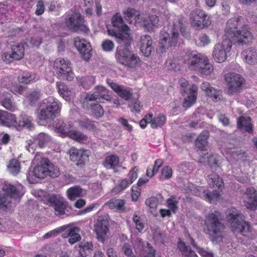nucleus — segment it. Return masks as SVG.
Listing matches in <instances>:
<instances>
[{
	"mask_svg": "<svg viewBox=\"0 0 257 257\" xmlns=\"http://www.w3.org/2000/svg\"><path fill=\"white\" fill-rule=\"evenodd\" d=\"M32 163L35 167L27 174V179L30 183H36L37 179H43L47 176L56 177L59 175V169L40 154L35 155Z\"/></svg>",
	"mask_w": 257,
	"mask_h": 257,
	"instance_id": "1",
	"label": "nucleus"
},
{
	"mask_svg": "<svg viewBox=\"0 0 257 257\" xmlns=\"http://www.w3.org/2000/svg\"><path fill=\"white\" fill-rule=\"evenodd\" d=\"M221 213L214 210L207 213L203 220V231L214 243L220 242L223 236L224 225L222 222Z\"/></svg>",
	"mask_w": 257,
	"mask_h": 257,
	"instance_id": "2",
	"label": "nucleus"
},
{
	"mask_svg": "<svg viewBox=\"0 0 257 257\" xmlns=\"http://www.w3.org/2000/svg\"><path fill=\"white\" fill-rule=\"evenodd\" d=\"M242 20L241 17L229 19L226 23L225 34L223 37L230 39L234 44L243 45L250 42L252 36L247 26H243L240 31L237 30L238 26L241 24Z\"/></svg>",
	"mask_w": 257,
	"mask_h": 257,
	"instance_id": "3",
	"label": "nucleus"
},
{
	"mask_svg": "<svg viewBox=\"0 0 257 257\" xmlns=\"http://www.w3.org/2000/svg\"><path fill=\"white\" fill-rule=\"evenodd\" d=\"M175 22H172V26L169 31L163 29L160 32L159 40V50L163 53L169 48L174 47L176 45L178 38L179 37L178 31L180 30L183 34V23L184 19L183 18H179L175 17L174 18Z\"/></svg>",
	"mask_w": 257,
	"mask_h": 257,
	"instance_id": "4",
	"label": "nucleus"
},
{
	"mask_svg": "<svg viewBox=\"0 0 257 257\" xmlns=\"http://www.w3.org/2000/svg\"><path fill=\"white\" fill-rule=\"evenodd\" d=\"M226 219L231 230L236 234L248 236L251 232V227L248 222L245 220V217L240 211L232 207L226 211Z\"/></svg>",
	"mask_w": 257,
	"mask_h": 257,
	"instance_id": "5",
	"label": "nucleus"
},
{
	"mask_svg": "<svg viewBox=\"0 0 257 257\" xmlns=\"http://www.w3.org/2000/svg\"><path fill=\"white\" fill-rule=\"evenodd\" d=\"M60 111V107L57 100L49 97L41 104L37 111V116L41 121L50 122L57 117Z\"/></svg>",
	"mask_w": 257,
	"mask_h": 257,
	"instance_id": "6",
	"label": "nucleus"
},
{
	"mask_svg": "<svg viewBox=\"0 0 257 257\" xmlns=\"http://www.w3.org/2000/svg\"><path fill=\"white\" fill-rule=\"evenodd\" d=\"M65 24L68 29L74 32L81 31L87 33L89 31L84 17L78 13L73 12L68 15Z\"/></svg>",
	"mask_w": 257,
	"mask_h": 257,
	"instance_id": "7",
	"label": "nucleus"
},
{
	"mask_svg": "<svg viewBox=\"0 0 257 257\" xmlns=\"http://www.w3.org/2000/svg\"><path fill=\"white\" fill-rule=\"evenodd\" d=\"M233 42L226 37H223L221 43L216 44L213 48L212 56L214 60L218 63L224 62L230 52Z\"/></svg>",
	"mask_w": 257,
	"mask_h": 257,
	"instance_id": "8",
	"label": "nucleus"
},
{
	"mask_svg": "<svg viewBox=\"0 0 257 257\" xmlns=\"http://www.w3.org/2000/svg\"><path fill=\"white\" fill-rule=\"evenodd\" d=\"M111 22L114 27L118 29V31L117 32L114 30H108V34L109 35L115 37L121 41L128 40L130 38L128 27L123 24L122 18L120 15L118 14L114 15L112 18Z\"/></svg>",
	"mask_w": 257,
	"mask_h": 257,
	"instance_id": "9",
	"label": "nucleus"
},
{
	"mask_svg": "<svg viewBox=\"0 0 257 257\" xmlns=\"http://www.w3.org/2000/svg\"><path fill=\"white\" fill-rule=\"evenodd\" d=\"M2 193L0 191V208L8 207L11 203L12 199H20L23 195L12 184H5L3 187Z\"/></svg>",
	"mask_w": 257,
	"mask_h": 257,
	"instance_id": "10",
	"label": "nucleus"
},
{
	"mask_svg": "<svg viewBox=\"0 0 257 257\" xmlns=\"http://www.w3.org/2000/svg\"><path fill=\"white\" fill-rule=\"evenodd\" d=\"M224 79L228 86L227 93L228 95H232L240 92L244 83V80L240 75L229 73L225 75Z\"/></svg>",
	"mask_w": 257,
	"mask_h": 257,
	"instance_id": "11",
	"label": "nucleus"
},
{
	"mask_svg": "<svg viewBox=\"0 0 257 257\" xmlns=\"http://www.w3.org/2000/svg\"><path fill=\"white\" fill-rule=\"evenodd\" d=\"M48 201L54 208L56 216H68L70 214L71 207L64 198L51 195L48 197Z\"/></svg>",
	"mask_w": 257,
	"mask_h": 257,
	"instance_id": "12",
	"label": "nucleus"
},
{
	"mask_svg": "<svg viewBox=\"0 0 257 257\" xmlns=\"http://www.w3.org/2000/svg\"><path fill=\"white\" fill-rule=\"evenodd\" d=\"M191 26L197 29H203L210 25L209 17L202 10L195 9L190 14Z\"/></svg>",
	"mask_w": 257,
	"mask_h": 257,
	"instance_id": "13",
	"label": "nucleus"
},
{
	"mask_svg": "<svg viewBox=\"0 0 257 257\" xmlns=\"http://www.w3.org/2000/svg\"><path fill=\"white\" fill-rule=\"evenodd\" d=\"M54 68L57 74L68 81H72L74 74L72 71L70 62L69 60L62 58H58L54 62Z\"/></svg>",
	"mask_w": 257,
	"mask_h": 257,
	"instance_id": "14",
	"label": "nucleus"
},
{
	"mask_svg": "<svg viewBox=\"0 0 257 257\" xmlns=\"http://www.w3.org/2000/svg\"><path fill=\"white\" fill-rule=\"evenodd\" d=\"M206 56L196 51H191L186 53L184 57V62L189 68L196 70L200 65L201 61H205Z\"/></svg>",
	"mask_w": 257,
	"mask_h": 257,
	"instance_id": "15",
	"label": "nucleus"
},
{
	"mask_svg": "<svg viewBox=\"0 0 257 257\" xmlns=\"http://www.w3.org/2000/svg\"><path fill=\"white\" fill-rule=\"evenodd\" d=\"M74 45L81 58L85 61H88L91 56L92 51L90 43L84 39L77 37L74 40Z\"/></svg>",
	"mask_w": 257,
	"mask_h": 257,
	"instance_id": "16",
	"label": "nucleus"
},
{
	"mask_svg": "<svg viewBox=\"0 0 257 257\" xmlns=\"http://www.w3.org/2000/svg\"><path fill=\"white\" fill-rule=\"evenodd\" d=\"M118 42L120 45L117 47L115 57L120 63L123 64L124 61L132 54V52L128 48L130 43L129 39L128 40H123L122 41L118 39Z\"/></svg>",
	"mask_w": 257,
	"mask_h": 257,
	"instance_id": "17",
	"label": "nucleus"
},
{
	"mask_svg": "<svg viewBox=\"0 0 257 257\" xmlns=\"http://www.w3.org/2000/svg\"><path fill=\"white\" fill-rule=\"evenodd\" d=\"M135 249L140 252L141 257H156V251L149 242L138 238L135 244Z\"/></svg>",
	"mask_w": 257,
	"mask_h": 257,
	"instance_id": "18",
	"label": "nucleus"
},
{
	"mask_svg": "<svg viewBox=\"0 0 257 257\" xmlns=\"http://www.w3.org/2000/svg\"><path fill=\"white\" fill-rule=\"evenodd\" d=\"M85 100L92 101L97 100H104L110 101L111 96L108 94L107 89L102 86L95 87L93 93H89L85 96Z\"/></svg>",
	"mask_w": 257,
	"mask_h": 257,
	"instance_id": "19",
	"label": "nucleus"
},
{
	"mask_svg": "<svg viewBox=\"0 0 257 257\" xmlns=\"http://www.w3.org/2000/svg\"><path fill=\"white\" fill-rule=\"evenodd\" d=\"M245 204L247 209L254 210L257 208V191L252 187L246 189Z\"/></svg>",
	"mask_w": 257,
	"mask_h": 257,
	"instance_id": "20",
	"label": "nucleus"
},
{
	"mask_svg": "<svg viewBox=\"0 0 257 257\" xmlns=\"http://www.w3.org/2000/svg\"><path fill=\"white\" fill-rule=\"evenodd\" d=\"M107 82L109 86L122 98L128 100L132 98V93L130 88L120 85L110 79L107 80Z\"/></svg>",
	"mask_w": 257,
	"mask_h": 257,
	"instance_id": "21",
	"label": "nucleus"
},
{
	"mask_svg": "<svg viewBox=\"0 0 257 257\" xmlns=\"http://www.w3.org/2000/svg\"><path fill=\"white\" fill-rule=\"evenodd\" d=\"M70 160L73 162H80L82 164L86 161L90 154V152L87 150H78L74 147L69 150Z\"/></svg>",
	"mask_w": 257,
	"mask_h": 257,
	"instance_id": "22",
	"label": "nucleus"
},
{
	"mask_svg": "<svg viewBox=\"0 0 257 257\" xmlns=\"http://www.w3.org/2000/svg\"><path fill=\"white\" fill-rule=\"evenodd\" d=\"M94 228L98 239L103 240L108 231L107 220L103 217H99Z\"/></svg>",
	"mask_w": 257,
	"mask_h": 257,
	"instance_id": "23",
	"label": "nucleus"
},
{
	"mask_svg": "<svg viewBox=\"0 0 257 257\" xmlns=\"http://www.w3.org/2000/svg\"><path fill=\"white\" fill-rule=\"evenodd\" d=\"M152 39L150 36L143 35L140 38V50L143 55L148 57L151 54L153 50Z\"/></svg>",
	"mask_w": 257,
	"mask_h": 257,
	"instance_id": "24",
	"label": "nucleus"
},
{
	"mask_svg": "<svg viewBox=\"0 0 257 257\" xmlns=\"http://www.w3.org/2000/svg\"><path fill=\"white\" fill-rule=\"evenodd\" d=\"M188 96L185 98L183 102V106L184 107H189L192 106L196 101V97L198 93V87L195 85L193 84L191 87L187 89Z\"/></svg>",
	"mask_w": 257,
	"mask_h": 257,
	"instance_id": "25",
	"label": "nucleus"
},
{
	"mask_svg": "<svg viewBox=\"0 0 257 257\" xmlns=\"http://www.w3.org/2000/svg\"><path fill=\"white\" fill-rule=\"evenodd\" d=\"M56 88L59 94L65 100H70L74 96V93L64 83L57 82Z\"/></svg>",
	"mask_w": 257,
	"mask_h": 257,
	"instance_id": "26",
	"label": "nucleus"
},
{
	"mask_svg": "<svg viewBox=\"0 0 257 257\" xmlns=\"http://www.w3.org/2000/svg\"><path fill=\"white\" fill-rule=\"evenodd\" d=\"M244 62L250 64L254 65L257 63V51L253 48H248L244 50L241 53Z\"/></svg>",
	"mask_w": 257,
	"mask_h": 257,
	"instance_id": "27",
	"label": "nucleus"
},
{
	"mask_svg": "<svg viewBox=\"0 0 257 257\" xmlns=\"http://www.w3.org/2000/svg\"><path fill=\"white\" fill-rule=\"evenodd\" d=\"M201 89L206 92L208 96L210 97L214 101H217L220 99V91L210 86L209 83L203 82L201 85Z\"/></svg>",
	"mask_w": 257,
	"mask_h": 257,
	"instance_id": "28",
	"label": "nucleus"
},
{
	"mask_svg": "<svg viewBox=\"0 0 257 257\" xmlns=\"http://www.w3.org/2000/svg\"><path fill=\"white\" fill-rule=\"evenodd\" d=\"M56 131L61 134L63 136H67L70 133L72 127V124L70 122L64 121L63 120L59 119L55 124Z\"/></svg>",
	"mask_w": 257,
	"mask_h": 257,
	"instance_id": "29",
	"label": "nucleus"
},
{
	"mask_svg": "<svg viewBox=\"0 0 257 257\" xmlns=\"http://www.w3.org/2000/svg\"><path fill=\"white\" fill-rule=\"evenodd\" d=\"M237 127L240 130H244L245 132L251 133L253 131L251 119L247 116H241L237 120Z\"/></svg>",
	"mask_w": 257,
	"mask_h": 257,
	"instance_id": "30",
	"label": "nucleus"
},
{
	"mask_svg": "<svg viewBox=\"0 0 257 257\" xmlns=\"http://www.w3.org/2000/svg\"><path fill=\"white\" fill-rule=\"evenodd\" d=\"M206 60L201 61L199 66L196 71H198L202 75L207 76L210 75L213 70V65L209 62V59L206 56Z\"/></svg>",
	"mask_w": 257,
	"mask_h": 257,
	"instance_id": "31",
	"label": "nucleus"
},
{
	"mask_svg": "<svg viewBox=\"0 0 257 257\" xmlns=\"http://www.w3.org/2000/svg\"><path fill=\"white\" fill-rule=\"evenodd\" d=\"M209 133L208 131H203L196 140L195 145L197 148L200 150L205 149L208 144V139Z\"/></svg>",
	"mask_w": 257,
	"mask_h": 257,
	"instance_id": "32",
	"label": "nucleus"
},
{
	"mask_svg": "<svg viewBox=\"0 0 257 257\" xmlns=\"http://www.w3.org/2000/svg\"><path fill=\"white\" fill-rule=\"evenodd\" d=\"M159 16L157 15H151L148 18H144L143 22L144 27L149 31L152 30L153 27L159 25Z\"/></svg>",
	"mask_w": 257,
	"mask_h": 257,
	"instance_id": "33",
	"label": "nucleus"
},
{
	"mask_svg": "<svg viewBox=\"0 0 257 257\" xmlns=\"http://www.w3.org/2000/svg\"><path fill=\"white\" fill-rule=\"evenodd\" d=\"M125 20L130 24H136L139 19L140 13L134 9L128 8L124 11Z\"/></svg>",
	"mask_w": 257,
	"mask_h": 257,
	"instance_id": "34",
	"label": "nucleus"
},
{
	"mask_svg": "<svg viewBox=\"0 0 257 257\" xmlns=\"http://www.w3.org/2000/svg\"><path fill=\"white\" fill-rule=\"evenodd\" d=\"M4 116H5L4 117V121L2 126L9 127H18V122L16 120L15 115L6 111Z\"/></svg>",
	"mask_w": 257,
	"mask_h": 257,
	"instance_id": "35",
	"label": "nucleus"
},
{
	"mask_svg": "<svg viewBox=\"0 0 257 257\" xmlns=\"http://www.w3.org/2000/svg\"><path fill=\"white\" fill-rule=\"evenodd\" d=\"M207 180L208 184L212 187H217L218 189L223 186V182L221 178L218 175L212 174L208 176Z\"/></svg>",
	"mask_w": 257,
	"mask_h": 257,
	"instance_id": "36",
	"label": "nucleus"
},
{
	"mask_svg": "<svg viewBox=\"0 0 257 257\" xmlns=\"http://www.w3.org/2000/svg\"><path fill=\"white\" fill-rule=\"evenodd\" d=\"M103 165L108 169H113L119 166V158L115 155L108 156L105 158Z\"/></svg>",
	"mask_w": 257,
	"mask_h": 257,
	"instance_id": "37",
	"label": "nucleus"
},
{
	"mask_svg": "<svg viewBox=\"0 0 257 257\" xmlns=\"http://www.w3.org/2000/svg\"><path fill=\"white\" fill-rule=\"evenodd\" d=\"M12 53L15 60H20L24 57V48L23 44L16 43L12 46Z\"/></svg>",
	"mask_w": 257,
	"mask_h": 257,
	"instance_id": "38",
	"label": "nucleus"
},
{
	"mask_svg": "<svg viewBox=\"0 0 257 257\" xmlns=\"http://www.w3.org/2000/svg\"><path fill=\"white\" fill-rule=\"evenodd\" d=\"M35 141L40 148L45 147L51 141L50 137L47 134L41 133L35 137Z\"/></svg>",
	"mask_w": 257,
	"mask_h": 257,
	"instance_id": "39",
	"label": "nucleus"
},
{
	"mask_svg": "<svg viewBox=\"0 0 257 257\" xmlns=\"http://www.w3.org/2000/svg\"><path fill=\"white\" fill-rule=\"evenodd\" d=\"M107 205L110 209H116L119 211L124 210L125 201L123 200L112 199L107 203Z\"/></svg>",
	"mask_w": 257,
	"mask_h": 257,
	"instance_id": "40",
	"label": "nucleus"
},
{
	"mask_svg": "<svg viewBox=\"0 0 257 257\" xmlns=\"http://www.w3.org/2000/svg\"><path fill=\"white\" fill-rule=\"evenodd\" d=\"M219 195L220 193L218 191L214 190L212 192H210L206 190L203 191L201 195V197L204 200L209 202H212L216 200Z\"/></svg>",
	"mask_w": 257,
	"mask_h": 257,
	"instance_id": "41",
	"label": "nucleus"
},
{
	"mask_svg": "<svg viewBox=\"0 0 257 257\" xmlns=\"http://www.w3.org/2000/svg\"><path fill=\"white\" fill-rule=\"evenodd\" d=\"M7 168L10 173L13 175H16L19 173L21 169L20 162L16 159H12L9 162Z\"/></svg>",
	"mask_w": 257,
	"mask_h": 257,
	"instance_id": "42",
	"label": "nucleus"
},
{
	"mask_svg": "<svg viewBox=\"0 0 257 257\" xmlns=\"http://www.w3.org/2000/svg\"><path fill=\"white\" fill-rule=\"evenodd\" d=\"M2 105L7 109L14 111L16 109L15 102L12 99V96L10 94H6L1 102Z\"/></svg>",
	"mask_w": 257,
	"mask_h": 257,
	"instance_id": "43",
	"label": "nucleus"
},
{
	"mask_svg": "<svg viewBox=\"0 0 257 257\" xmlns=\"http://www.w3.org/2000/svg\"><path fill=\"white\" fill-rule=\"evenodd\" d=\"M140 64L141 60L139 57L132 53L124 61L123 65L130 68H136L140 66Z\"/></svg>",
	"mask_w": 257,
	"mask_h": 257,
	"instance_id": "44",
	"label": "nucleus"
},
{
	"mask_svg": "<svg viewBox=\"0 0 257 257\" xmlns=\"http://www.w3.org/2000/svg\"><path fill=\"white\" fill-rule=\"evenodd\" d=\"M166 122L165 116L162 114H159L157 117H153L151 123V127L153 128H157L163 126Z\"/></svg>",
	"mask_w": 257,
	"mask_h": 257,
	"instance_id": "45",
	"label": "nucleus"
},
{
	"mask_svg": "<svg viewBox=\"0 0 257 257\" xmlns=\"http://www.w3.org/2000/svg\"><path fill=\"white\" fill-rule=\"evenodd\" d=\"M67 193L68 198L71 200H73L81 196L82 189L78 186H74L68 189Z\"/></svg>",
	"mask_w": 257,
	"mask_h": 257,
	"instance_id": "46",
	"label": "nucleus"
},
{
	"mask_svg": "<svg viewBox=\"0 0 257 257\" xmlns=\"http://www.w3.org/2000/svg\"><path fill=\"white\" fill-rule=\"evenodd\" d=\"M177 58H169L166 60L165 65L169 70L176 71L179 69V62Z\"/></svg>",
	"mask_w": 257,
	"mask_h": 257,
	"instance_id": "47",
	"label": "nucleus"
},
{
	"mask_svg": "<svg viewBox=\"0 0 257 257\" xmlns=\"http://www.w3.org/2000/svg\"><path fill=\"white\" fill-rule=\"evenodd\" d=\"M158 200L155 197L147 199L146 201V205L149 207L150 212L154 215H157L156 209L158 205Z\"/></svg>",
	"mask_w": 257,
	"mask_h": 257,
	"instance_id": "48",
	"label": "nucleus"
},
{
	"mask_svg": "<svg viewBox=\"0 0 257 257\" xmlns=\"http://www.w3.org/2000/svg\"><path fill=\"white\" fill-rule=\"evenodd\" d=\"M90 109L93 114L97 118L101 117L104 114L103 109L99 104H91Z\"/></svg>",
	"mask_w": 257,
	"mask_h": 257,
	"instance_id": "49",
	"label": "nucleus"
},
{
	"mask_svg": "<svg viewBox=\"0 0 257 257\" xmlns=\"http://www.w3.org/2000/svg\"><path fill=\"white\" fill-rule=\"evenodd\" d=\"M179 199V197L175 196H172L167 200L168 206L174 213H176L178 209L177 205Z\"/></svg>",
	"mask_w": 257,
	"mask_h": 257,
	"instance_id": "50",
	"label": "nucleus"
},
{
	"mask_svg": "<svg viewBox=\"0 0 257 257\" xmlns=\"http://www.w3.org/2000/svg\"><path fill=\"white\" fill-rule=\"evenodd\" d=\"M68 235L70 236L68 239V242L71 244H73L81 239L80 235L76 232L75 228L69 229L68 230Z\"/></svg>",
	"mask_w": 257,
	"mask_h": 257,
	"instance_id": "51",
	"label": "nucleus"
},
{
	"mask_svg": "<svg viewBox=\"0 0 257 257\" xmlns=\"http://www.w3.org/2000/svg\"><path fill=\"white\" fill-rule=\"evenodd\" d=\"M166 238V234L160 229H157L153 234V239L158 243H163Z\"/></svg>",
	"mask_w": 257,
	"mask_h": 257,
	"instance_id": "52",
	"label": "nucleus"
},
{
	"mask_svg": "<svg viewBox=\"0 0 257 257\" xmlns=\"http://www.w3.org/2000/svg\"><path fill=\"white\" fill-rule=\"evenodd\" d=\"M131 183L127 179H124L119 181V184L113 189V192L118 193L125 189Z\"/></svg>",
	"mask_w": 257,
	"mask_h": 257,
	"instance_id": "53",
	"label": "nucleus"
},
{
	"mask_svg": "<svg viewBox=\"0 0 257 257\" xmlns=\"http://www.w3.org/2000/svg\"><path fill=\"white\" fill-rule=\"evenodd\" d=\"M115 47L114 43L111 40L105 39L103 41L101 44L102 50L106 52H111Z\"/></svg>",
	"mask_w": 257,
	"mask_h": 257,
	"instance_id": "54",
	"label": "nucleus"
},
{
	"mask_svg": "<svg viewBox=\"0 0 257 257\" xmlns=\"http://www.w3.org/2000/svg\"><path fill=\"white\" fill-rule=\"evenodd\" d=\"M192 244L193 246L196 248L198 252L202 256V257H214V254L212 251L208 249L200 247L193 243H192Z\"/></svg>",
	"mask_w": 257,
	"mask_h": 257,
	"instance_id": "55",
	"label": "nucleus"
},
{
	"mask_svg": "<svg viewBox=\"0 0 257 257\" xmlns=\"http://www.w3.org/2000/svg\"><path fill=\"white\" fill-rule=\"evenodd\" d=\"M67 136L74 140L79 141L86 140L87 139L86 137L82 133L73 131L71 129L70 131V133H69Z\"/></svg>",
	"mask_w": 257,
	"mask_h": 257,
	"instance_id": "56",
	"label": "nucleus"
},
{
	"mask_svg": "<svg viewBox=\"0 0 257 257\" xmlns=\"http://www.w3.org/2000/svg\"><path fill=\"white\" fill-rule=\"evenodd\" d=\"M35 79V75L26 73L18 77L19 81L21 83H28Z\"/></svg>",
	"mask_w": 257,
	"mask_h": 257,
	"instance_id": "57",
	"label": "nucleus"
},
{
	"mask_svg": "<svg viewBox=\"0 0 257 257\" xmlns=\"http://www.w3.org/2000/svg\"><path fill=\"white\" fill-rule=\"evenodd\" d=\"M79 125L82 128L89 130H92L95 128L94 122L87 119L80 120L79 122Z\"/></svg>",
	"mask_w": 257,
	"mask_h": 257,
	"instance_id": "58",
	"label": "nucleus"
},
{
	"mask_svg": "<svg viewBox=\"0 0 257 257\" xmlns=\"http://www.w3.org/2000/svg\"><path fill=\"white\" fill-rule=\"evenodd\" d=\"M172 176V170L171 168L167 166L163 168L162 170L160 179L166 180L170 179Z\"/></svg>",
	"mask_w": 257,
	"mask_h": 257,
	"instance_id": "59",
	"label": "nucleus"
},
{
	"mask_svg": "<svg viewBox=\"0 0 257 257\" xmlns=\"http://www.w3.org/2000/svg\"><path fill=\"white\" fill-rule=\"evenodd\" d=\"M67 228V226L63 225L59 227H57L52 230L50 231L49 232L46 233L43 237L44 238H49L52 236H54L58 233H59L64 230H65Z\"/></svg>",
	"mask_w": 257,
	"mask_h": 257,
	"instance_id": "60",
	"label": "nucleus"
},
{
	"mask_svg": "<svg viewBox=\"0 0 257 257\" xmlns=\"http://www.w3.org/2000/svg\"><path fill=\"white\" fill-rule=\"evenodd\" d=\"M79 247L81 248L80 252L85 251H88L89 252H90L93 248L91 242L82 241L79 243Z\"/></svg>",
	"mask_w": 257,
	"mask_h": 257,
	"instance_id": "61",
	"label": "nucleus"
},
{
	"mask_svg": "<svg viewBox=\"0 0 257 257\" xmlns=\"http://www.w3.org/2000/svg\"><path fill=\"white\" fill-rule=\"evenodd\" d=\"M208 161L207 163L208 165L212 167L213 166H217L219 167L218 162H219V157L217 155H214L210 156L209 157H207Z\"/></svg>",
	"mask_w": 257,
	"mask_h": 257,
	"instance_id": "62",
	"label": "nucleus"
},
{
	"mask_svg": "<svg viewBox=\"0 0 257 257\" xmlns=\"http://www.w3.org/2000/svg\"><path fill=\"white\" fill-rule=\"evenodd\" d=\"M25 90V87L20 84H13L10 87V91L14 94H22Z\"/></svg>",
	"mask_w": 257,
	"mask_h": 257,
	"instance_id": "63",
	"label": "nucleus"
},
{
	"mask_svg": "<svg viewBox=\"0 0 257 257\" xmlns=\"http://www.w3.org/2000/svg\"><path fill=\"white\" fill-rule=\"evenodd\" d=\"M152 116H153L152 114L149 113V114H146L145 115V117L140 121V126L142 128H145L146 127L147 124L148 123H150L151 124V121H152Z\"/></svg>",
	"mask_w": 257,
	"mask_h": 257,
	"instance_id": "64",
	"label": "nucleus"
}]
</instances>
